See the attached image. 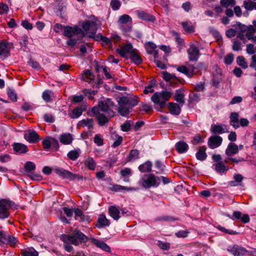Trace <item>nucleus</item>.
<instances>
[{
	"instance_id": "nucleus-1",
	"label": "nucleus",
	"mask_w": 256,
	"mask_h": 256,
	"mask_svg": "<svg viewBox=\"0 0 256 256\" xmlns=\"http://www.w3.org/2000/svg\"><path fill=\"white\" fill-rule=\"evenodd\" d=\"M60 239L64 242V250L68 252H71L73 250L71 244L78 246L82 242H85L87 240V237L82 232L75 230L70 235H61Z\"/></svg>"
},
{
	"instance_id": "nucleus-2",
	"label": "nucleus",
	"mask_w": 256,
	"mask_h": 256,
	"mask_svg": "<svg viewBox=\"0 0 256 256\" xmlns=\"http://www.w3.org/2000/svg\"><path fill=\"white\" fill-rule=\"evenodd\" d=\"M118 102L119 106L118 112L120 115L124 117H127L131 112L132 108L138 104L136 98L132 96L120 98Z\"/></svg>"
},
{
	"instance_id": "nucleus-3",
	"label": "nucleus",
	"mask_w": 256,
	"mask_h": 256,
	"mask_svg": "<svg viewBox=\"0 0 256 256\" xmlns=\"http://www.w3.org/2000/svg\"><path fill=\"white\" fill-rule=\"evenodd\" d=\"M172 96V93L168 91L162 90L155 92L151 98L152 101L155 104V108L161 112Z\"/></svg>"
},
{
	"instance_id": "nucleus-4",
	"label": "nucleus",
	"mask_w": 256,
	"mask_h": 256,
	"mask_svg": "<svg viewBox=\"0 0 256 256\" xmlns=\"http://www.w3.org/2000/svg\"><path fill=\"white\" fill-rule=\"evenodd\" d=\"M203 70H206V68L204 64L202 62H199L195 66L192 64H188V66H180L176 68L178 72L184 74L190 78H192L194 74Z\"/></svg>"
},
{
	"instance_id": "nucleus-5",
	"label": "nucleus",
	"mask_w": 256,
	"mask_h": 256,
	"mask_svg": "<svg viewBox=\"0 0 256 256\" xmlns=\"http://www.w3.org/2000/svg\"><path fill=\"white\" fill-rule=\"evenodd\" d=\"M140 182L144 188H148L152 186H158L160 184V180L154 174H147L141 178Z\"/></svg>"
},
{
	"instance_id": "nucleus-6",
	"label": "nucleus",
	"mask_w": 256,
	"mask_h": 256,
	"mask_svg": "<svg viewBox=\"0 0 256 256\" xmlns=\"http://www.w3.org/2000/svg\"><path fill=\"white\" fill-rule=\"evenodd\" d=\"M118 22L120 24V29L125 34L132 30V18L128 14H124L120 16Z\"/></svg>"
},
{
	"instance_id": "nucleus-7",
	"label": "nucleus",
	"mask_w": 256,
	"mask_h": 256,
	"mask_svg": "<svg viewBox=\"0 0 256 256\" xmlns=\"http://www.w3.org/2000/svg\"><path fill=\"white\" fill-rule=\"evenodd\" d=\"M82 26L89 38H93L94 37L98 29V26L96 22L87 20L82 23Z\"/></svg>"
},
{
	"instance_id": "nucleus-8",
	"label": "nucleus",
	"mask_w": 256,
	"mask_h": 256,
	"mask_svg": "<svg viewBox=\"0 0 256 256\" xmlns=\"http://www.w3.org/2000/svg\"><path fill=\"white\" fill-rule=\"evenodd\" d=\"M13 48V44L6 41L0 42V58L4 60L10 55V50Z\"/></svg>"
},
{
	"instance_id": "nucleus-9",
	"label": "nucleus",
	"mask_w": 256,
	"mask_h": 256,
	"mask_svg": "<svg viewBox=\"0 0 256 256\" xmlns=\"http://www.w3.org/2000/svg\"><path fill=\"white\" fill-rule=\"evenodd\" d=\"M54 171L60 176L70 180H74L78 178V176L76 174H72L62 168H54Z\"/></svg>"
},
{
	"instance_id": "nucleus-10",
	"label": "nucleus",
	"mask_w": 256,
	"mask_h": 256,
	"mask_svg": "<svg viewBox=\"0 0 256 256\" xmlns=\"http://www.w3.org/2000/svg\"><path fill=\"white\" fill-rule=\"evenodd\" d=\"M82 32L81 28L77 26H66L64 28V36L68 38H72V36L80 34Z\"/></svg>"
},
{
	"instance_id": "nucleus-11",
	"label": "nucleus",
	"mask_w": 256,
	"mask_h": 256,
	"mask_svg": "<svg viewBox=\"0 0 256 256\" xmlns=\"http://www.w3.org/2000/svg\"><path fill=\"white\" fill-rule=\"evenodd\" d=\"M187 52L190 61H196L198 60L200 56V50L198 47L194 44L190 45Z\"/></svg>"
},
{
	"instance_id": "nucleus-12",
	"label": "nucleus",
	"mask_w": 256,
	"mask_h": 256,
	"mask_svg": "<svg viewBox=\"0 0 256 256\" xmlns=\"http://www.w3.org/2000/svg\"><path fill=\"white\" fill-rule=\"evenodd\" d=\"M228 250L234 256H243L247 252V250L245 248L238 245L228 246Z\"/></svg>"
},
{
	"instance_id": "nucleus-13",
	"label": "nucleus",
	"mask_w": 256,
	"mask_h": 256,
	"mask_svg": "<svg viewBox=\"0 0 256 256\" xmlns=\"http://www.w3.org/2000/svg\"><path fill=\"white\" fill-rule=\"evenodd\" d=\"M0 242L4 244H10L14 246L16 244L17 240L14 236H10L2 232L0 234Z\"/></svg>"
},
{
	"instance_id": "nucleus-14",
	"label": "nucleus",
	"mask_w": 256,
	"mask_h": 256,
	"mask_svg": "<svg viewBox=\"0 0 256 256\" xmlns=\"http://www.w3.org/2000/svg\"><path fill=\"white\" fill-rule=\"evenodd\" d=\"M9 207L10 205L6 200H0V219H4L9 216Z\"/></svg>"
},
{
	"instance_id": "nucleus-15",
	"label": "nucleus",
	"mask_w": 256,
	"mask_h": 256,
	"mask_svg": "<svg viewBox=\"0 0 256 256\" xmlns=\"http://www.w3.org/2000/svg\"><path fill=\"white\" fill-rule=\"evenodd\" d=\"M94 77V74L90 70H84L81 74L82 80L87 82L92 86H94L95 84Z\"/></svg>"
},
{
	"instance_id": "nucleus-16",
	"label": "nucleus",
	"mask_w": 256,
	"mask_h": 256,
	"mask_svg": "<svg viewBox=\"0 0 256 256\" xmlns=\"http://www.w3.org/2000/svg\"><path fill=\"white\" fill-rule=\"evenodd\" d=\"M24 138L29 142L36 143L40 140V138L36 132L28 130L25 132Z\"/></svg>"
},
{
	"instance_id": "nucleus-17",
	"label": "nucleus",
	"mask_w": 256,
	"mask_h": 256,
	"mask_svg": "<svg viewBox=\"0 0 256 256\" xmlns=\"http://www.w3.org/2000/svg\"><path fill=\"white\" fill-rule=\"evenodd\" d=\"M222 138L220 136H212L208 139V145L210 148L214 149L220 146L222 142Z\"/></svg>"
},
{
	"instance_id": "nucleus-18",
	"label": "nucleus",
	"mask_w": 256,
	"mask_h": 256,
	"mask_svg": "<svg viewBox=\"0 0 256 256\" xmlns=\"http://www.w3.org/2000/svg\"><path fill=\"white\" fill-rule=\"evenodd\" d=\"M86 106L82 105L75 108L70 112L68 113V116L70 118L74 119L79 118L82 114V112L86 110Z\"/></svg>"
},
{
	"instance_id": "nucleus-19",
	"label": "nucleus",
	"mask_w": 256,
	"mask_h": 256,
	"mask_svg": "<svg viewBox=\"0 0 256 256\" xmlns=\"http://www.w3.org/2000/svg\"><path fill=\"white\" fill-rule=\"evenodd\" d=\"M132 46L130 44H126L120 48H117L116 52L123 58H126V54H130L131 52H132Z\"/></svg>"
},
{
	"instance_id": "nucleus-20",
	"label": "nucleus",
	"mask_w": 256,
	"mask_h": 256,
	"mask_svg": "<svg viewBox=\"0 0 256 256\" xmlns=\"http://www.w3.org/2000/svg\"><path fill=\"white\" fill-rule=\"evenodd\" d=\"M110 224V221L108 220L104 214H100L98 218L96 224V226L98 228H102L104 227L108 226Z\"/></svg>"
},
{
	"instance_id": "nucleus-21",
	"label": "nucleus",
	"mask_w": 256,
	"mask_h": 256,
	"mask_svg": "<svg viewBox=\"0 0 256 256\" xmlns=\"http://www.w3.org/2000/svg\"><path fill=\"white\" fill-rule=\"evenodd\" d=\"M136 14L138 17L142 20L150 22H154L156 21V18L154 16L150 14L146 13L144 11L136 10Z\"/></svg>"
},
{
	"instance_id": "nucleus-22",
	"label": "nucleus",
	"mask_w": 256,
	"mask_h": 256,
	"mask_svg": "<svg viewBox=\"0 0 256 256\" xmlns=\"http://www.w3.org/2000/svg\"><path fill=\"white\" fill-rule=\"evenodd\" d=\"M210 131L214 134H222L228 132L226 129V126L222 124H212L210 127Z\"/></svg>"
},
{
	"instance_id": "nucleus-23",
	"label": "nucleus",
	"mask_w": 256,
	"mask_h": 256,
	"mask_svg": "<svg viewBox=\"0 0 256 256\" xmlns=\"http://www.w3.org/2000/svg\"><path fill=\"white\" fill-rule=\"evenodd\" d=\"M90 240L98 248H99L106 252H110V247L104 242L94 238H90Z\"/></svg>"
},
{
	"instance_id": "nucleus-24",
	"label": "nucleus",
	"mask_w": 256,
	"mask_h": 256,
	"mask_svg": "<svg viewBox=\"0 0 256 256\" xmlns=\"http://www.w3.org/2000/svg\"><path fill=\"white\" fill-rule=\"evenodd\" d=\"M12 146L14 152L18 154H23L28 152V146L22 143L14 142Z\"/></svg>"
},
{
	"instance_id": "nucleus-25",
	"label": "nucleus",
	"mask_w": 256,
	"mask_h": 256,
	"mask_svg": "<svg viewBox=\"0 0 256 256\" xmlns=\"http://www.w3.org/2000/svg\"><path fill=\"white\" fill-rule=\"evenodd\" d=\"M239 118L240 116L238 112H233L230 114V124L235 129L240 128Z\"/></svg>"
},
{
	"instance_id": "nucleus-26",
	"label": "nucleus",
	"mask_w": 256,
	"mask_h": 256,
	"mask_svg": "<svg viewBox=\"0 0 256 256\" xmlns=\"http://www.w3.org/2000/svg\"><path fill=\"white\" fill-rule=\"evenodd\" d=\"M98 106L101 112H104L106 114H108L109 117H114L115 115V112L112 108L106 104L102 101L98 102Z\"/></svg>"
},
{
	"instance_id": "nucleus-27",
	"label": "nucleus",
	"mask_w": 256,
	"mask_h": 256,
	"mask_svg": "<svg viewBox=\"0 0 256 256\" xmlns=\"http://www.w3.org/2000/svg\"><path fill=\"white\" fill-rule=\"evenodd\" d=\"M108 214L110 216L115 220H118L120 218V210L115 206H111L109 207Z\"/></svg>"
},
{
	"instance_id": "nucleus-28",
	"label": "nucleus",
	"mask_w": 256,
	"mask_h": 256,
	"mask_svg": "<svg viewBox=\"0 0 256 256\" xmlns=\"http://www.w3.org/2000/svg\"><path fill=\"white\" fill-rule=\"evenodd\" d=\"M238 152V146L234 142H230L226 150V154L228 156H232L236 154Z\"/></svg>"
},
{
	"instance_id": "nucleus-29",
	"label": "nucleus",
	"mask_w": 256,
	"mask_h": 256,
	"mask_svg": "<svg viewBox=\"0 0 256 256\" xmlns=\"http://www.w3.org/2000/svg\"><path fill=\"white\" fill-rule=\"evenodd\" d=\"M94 120L92 118L83 119L79 121L78 126L86 127L89 130H92L94 128Z\"/></svg>"
},
{
	"instance_id": "nucleus-30",
	"label": "nucleus",
	"mask_w": 256,
	"mask_h": 256,
	"mask_svg": "<svg viewBox=\"0 0 256 256\" xmlns=\"http://www.w3.org/2000/svg\"><path fill=\"white\" fill-rule=\"evenodd\" d=\"M175 147L176 150L180 154L184 153L187 152L188 149V144L182 140L176 142Z\"/></svg>"
},
{
	"instance_id": "nucleus-31",
	"label": "nucleus",
	"mask_w": 256,
	"mask_h": 256,
	"mask_svg": "<svg viewBox=\"0 0 256 256\" xmlns=\"http://www.w3.org/2000/svg\"><path fill=\"white\" fill-rule=\"evenodd\" d=\"M112 117H109L108 114H104L102 113L98 114V116H96V118L98 121V124L100 126H103L106 124L108 123L109 120Z\"/></svg>"
},
{
	"instance_id": "nucleus-32",
	"label": "nucleus",
	"mask_w": 256,
	"mask_h": 256,
	"mask_svg": "<svg viewBox=\"0 0 256 256\" xmlns=\"http://www.w3.org/2000/svg\"><path fill=\"white\" fill-rule=\"evenodd\" d=\"M184 90L183 89L180 88L176 90L174 96V100L180 104H183L184 103Z\"/></svg>"
},
{
	"instance_id": "nucleus-33",
	"label": "nucleus",
	"mask_w": 256,
	"mask_h": 256,
	"mask_svg": "<svg viewBox=\"0 0 256 256\" xmlns=\"http://www.w3.org/2000/svg\"><path fill=\"white\" fill-rule=\"evenodd\" d=\"M168 108L170 113L172 115L178 116L181 112L180 106L176 103H168Z\"/></svg>"
},
{
	"instance_id": "nucleus-34",
	"label": "nucleus",
	"mask_w": 256,
	"mask_h": 256,
	"mask_svg": "<svg viewBox=\"0 0 256 256\" xmlns=\"http://www.w3.org/2000/svg\"><path fill=\"white\" fill-rule=\"evenodd\" d=\"M152 163L151 162L148 160L145 163L139 166L138 168L142 172H150L152 170Z\"/></svg>"
},
{
	"instance_id": "nucleus-35",
	"label": "nucleus",
	"mask_w": 256,
	"mask_h": 256,
	"mask_svg": "<svg viewBox=\"0 0 256 256\" xmlns=\"http://www.w3.org/2000/svg\"><path fill=\"white\" fill-rule=\"evenodd\" d=\"M60 142L64 144H69L72 141V138L70 134H64L60 138Z\"/></svg>"
},
{
	"instance_id": "nucleus-36",
	"label": "nucleus",
	"mask_w": 256,
	"mask_h": 256,
	"mask_svg": "<svg viewBox=\"0 0 256 256\" xmlns=\"http://www.w3.org/2000/svg\"><path fill=\"white\" fill-rule=\"evenodd\" d=\"M140 152L138 150L134 149L130 150L127 158L128 162L134 161L139 159Z\"/></svg>"
},
{
	"instance_id": "nucleus-37",
	"label": "nucleus",
	"mask_w": 256,
	"mask_h": 256,
	"mask_svg": "<svg viewBox=\"0 0 256 256\" xmlns=\"http://www.w3.org/2000/svg\"><path fill=\"white\" fill-rule=\"evenodd\" d=\"M84 165L90 170H94L96 168V163L92 157H88L84 161Z\"/></svg>"
},
{
	"instance_id": "nucleus-38",
	"label": "nucleus",
	"mask_w": 256,
	"mask_h": 256,
	"mask_svg": "<svg viewBox=\"0 0 256 256\" xmlns=\"http://www.w3.org/2000/svg\"><path fill=\"white\" fill-rule=\"evenodd\" d=\"M129 58L136 64H140L142 62L141 58L134 50L131 52Z\"/></svg>"
},
{
	"instance_id": "nucleus-39",
	"label": "nucleus",
	"mask_w": 256,
	"mask_h": 256,
	"mask_svg": "<svg viewBox=\"0 0 256 256\" xmlns=\"http://www.w3.org/2000/svg\"><path fill=\"white\" fill-rule=\"evenodd\" d=\"M205 151L206 148H201L196 154V158L201 161L205 160L207 157V154Z\"/></svg>"
},
{
	"instance_id": "nucleus-40",
	"label": "nucleus",
	"mask_w": 256,
	"mask_h": 256,
	"mask_svg": "<svg viewBox=\"0 0 256 256\" xmlns=\"http://www.w3.org/2000/svg\"><path fill=\"white\" fill-rule=\"evenodd\" d=\"M162 78L166 82H170L171 80H178V78L174 74H171L166 71L162 72Z\"/></svg>"
},
{
	"instance_id": "nucleus-41",
	"label": "nucleus",
	"mask_w": 256,
	"mask_h": 256,
	"mask_svg": "<svg viewBox=\"0 0 256 256\" xmlns=\"http://www.w3.org/2000/svg\"><path fill=\"white\" fill-rule=\"evenodd\" d=\"M52 144H55L56 145L58 146V141L54 138H52V141L49 140H44L42 141V146L44 148L45 150L49 149L50 148Z\"/></svg>"
},
{
	"instance_id": "nucleus-42",
	"label": "nucleus",
	"mask_w": 256,
	"mask_h": 256,
	"mask_svg": "<svg viewBox=\"0 0 256 256\" xmlns=\"http://www.w3.org/2000/svg\"><path fill=\"white\" fill-rule=\"evenodd\" d=\"M215 170L218 173H224L228 170V167L225 166L222 162H218L216 164Z\"/></svg>"
},
{
	"instance_id": "nucleus-43",
	"label": "nucleus",
	"mask_w": 256,
	"mask_h": 256,
	"mask_svg": "<svg viewBox=\"0 0 256 256\" xmlns=\"http://www.w3.org/2000/svg\"><path fill=\"white\" fill-rule=\"evenodd\" d=\"M82 92L84 96H87L90 100H93L94 99V96L97 94L98 91L96 90L84 88L82 90Z\"/></svg>"
},
{
	"instance_id": "nucleus-44",
	"label": "nucleus",
	"mask_w": 256,
	"mask_h": 256,
	"mask_svg": "<svg viewBox=\"0 0 256 256\" xmlns=\"http://www.w3.org/2000/svg\"><path fill=\"white\" fill-rule=\"evenodd\" d=\"M74 212L75 214V219L80 222H83L84 220V216L83 212L79 208H76L74 209Z\"/></svg>"
},
{
	"instance_id": "nucleus-45",
	"label": "nucleus",
	"mask_w": 256,
	"mask_h": 256,
	"mask_svg": "<svg viewBox=\"0 0 256 256\" xmlns=\"http://www.w3.org/2000/svg\"><path fill=\"white\" fill-rule=\"evenodd\" d=\"M54 93L50 90H46L42 94V99L46 102H50L52 100L51 97Z\"/></svg>"
},
{
	"instance_id": "nucleus-46",
	"label": "nucleus",
	"mask_w": 256,
	"mask_h": 256,
	"mask_svg": "<svg viewBox=\"0 0 256 256\" xmlns=\"http://www.w3.org/2000/svg\"><path fill=\"white\" fill-rule=\"evenodd\" d=\"M156 220L158 221H164V222H174L175 220H178V219L173 216H160L156 218Z\"/></svg>"
},
{
	"instance_id": "nucleus-47",
	"label": "nucleus",
	"mask_w": 256,
	"mask_h": 256,
	"mask_svg": "<svg viewBox=\"0 0 256 256\" xmlns=\"http://www.w3.org/2000/svg\"><path fill=\"white\" fill-rule=\"evenodd\" d=\"M121 5V2L118 0H111L110 2V6L112 10L114 11L118 10Z\"/></svg>"
},
{
	"instance_id": "nucleus-48",
	"label": "nucleus",
	"mask_w": 256,
	"mask_h": 256,
	"mask_svg": "<svg viewBox=\"0 0 256 256\" xmlns=\"http://www.w3.org/2000/svg\"><path fill=\"white\" fill-rule=\"evenodd\" d=\"M236 62L242 68L246 69L248 68V64L245 59L242 56H238L236 58Z\"/></svg>"
},
{
	"instance_id": "nucleus-49",
	"label": "nucleus",
	"mask_w": 256,
	"mask_h": 256,
	"mask_svg": "<svg viewBox=\"0 0 256 256\" xmlns=\"http://www.w3.org/2000/svg\"><path fill=\"white\" fill-rule=\"evenodd\" d=\"M94 142L98 146H102L104 144L102 136L99 134H96L94 138Z\"/></svg>"
},
{
	"instance_id": "nucleus-50",
	"label": "nucleus",
	"mask_w": 256,
	"mask_h": 256,
	"mask_svg": "<svg viewBox=\"0 0 256 256\" xmlns=\"http://www.w3.org/2000/svg\"><path fill=\"white\" fill-rule=\"evenodd\" d=\"M235 4V0H220V4L225 8L233 6Z\"/></svg>"
},
{
	"instance_id": "nucleus-51",
	"label": "nucleus",
	"mask_w": 256,
	"mask_h": 256,
	"mask_svg": "<svg viewBox=\"0 0 256 256\" xmlns=\"http://www.w3.org/2000/svg\"><path fill=\"white\" fill-rule=\"evenodd\" d=\"M79 153L76 150H71L67 154V156L71 160H75L79 156Z\"/></svg>"
},
{
	"instance_id": "nucleus-52",
	"label": "nucleus",
	"mask_w": 256,
	"mask_h": 256,
	"mask_svg": "<svg viewBox=\"0 0 256 256\" xmlns=\"http://www.w3.org/2000/svg\"><path fill=\"white\" fill-rule=\"evenodd\" d=\"M216 228L220 230L221 232H224V233H226V234H232V235H234V234H238V232L236 231H234V230H228L226 228H225L219 225L218 226H217Z\"/></svg>"
},
{
	"instance_id": "nucleus-53",
	"label": "nucleus",
	"mask_w": 256,
	"mask_h": 256,
	"mask_svg": "<svg viewBox=\"0 0 256 256\" xmlns=\"http://www.w3.org/2000/svg\"><path fill=\"white\" fill-rule=\"evenodd\" d=\"M36 167L35 164L32 162H27L24 165V168L26 171L30 172L35 170Z\"/></svg>"
},
{
	"instance_id": "nucleus-54",
	"label": "nucleus",
	"mask_w": 256,
	"mask_h": 256,
	"mask_svg": "<svg viewBox=\"0 0 256 256\" xmlns=\"http://www.w3.org/2000/svg\"><path fill=\"white\" fill-rule=\"evenodd\" d=\"M8 95L10 99L16 102L17 100L16 94L14 90L12 89H8L7 92Z\"/></svg>"
},
{
	"instance_id": "nucleus-55",
	"label": "nucleus",
	"mask_w": 256,
	"mask_h": 256,
	"mask_svg": "<svg viewBox=\"0 0 256 256\" xmlns=\"http://www.w3.org/2000/svg\"><path fill=\"white\" fill-rule=\"evenodd\" d=\"M233 45L232 49L234 51H238L241 50L242 43L240 41L236 40H233Z\"/></svg>"
},
{
	"instance_id": "nucleus-56",
	"label": "nucleus",
	"mask_w": 256,
	"mask_h": 256,
	"mask_svg": "<svg viewBox=\"0 0 256 256\" xmlns=\"http://www.w3.org/2000/svg\"><path fill=\"white\" fill-rule=\"evenodd\" d=\"M189 233L190 232L188 230H179L176 232L175 235L176 237L179 238H185L188 236Z\"/></svg>"
},
{
	"instance_id": "nucleus-57",
	"label": "nucleus",
	"mask_w": 256,
	"mask_h": 256,
	"mask_svg": "<svg viewBox=\"0 0 256 256\" xmlns=\"http://www.w3.org/2000/svg\"><path fill=\"white\" fill-rule=\"evenodd\" d=\"M131 126V121L126 120L121 126V130L123 132H128L130 130Z\"/></svg>"
},
{
	"instance_id": "nucleus-58",
	"label": "nucleus",
	"mask_w": 256,
	"mask_h": 256,
	"mask_svg": "<svg viewBox=\"0 0 256 256\" xmlns=\"http://www.w3.org/2000/svg\"><path fill=\"white\" fill-rule=\"evenodd\" d=\"M20 43L22 46L26 47L28 44V37L26 35H23L20 38Z\"/></svg>"
},
{
	"instance_id": "nucleus-59",
	"label": "nucleus",
	"mask_w": 256,
	"mask_h": 256,
	"mask_svg": "<svg viewBox=\"0 0 256 256\" xmlns=\"http://www.w3.org/2000/svg\"><path fill=\"white\" fill-rule=\"evenodd\" d=\"M38 252L34 249L26 250L23 252L22 256H38Z\"/></svg>"
},
{
	"instance_id": "nucleus-60",
	"label": "nucleus",
	"mask_w": 256,
	"mask_h": 256,
	"mask_svg": "<svg viewBox=\"0 0 256 256\" xmlns=\"http://www.w3.org/2000/svg\"><path fill=\"white\" fill-rule=\"evenodd\" d=\"M234 60V55L232 53L228 54L224 58V62L226 64H230Z\"/></svg>"
},
{
	"instance_id": "nucleus-61",
	"label": "nucleus",
	"mask_w": 256,
	"mask_h": 256,
	"mask_svg": "<svg viewBox=\"0 0 256 256\" xmlns=\"http://www.w3.org/2000/svg\"><path fill=\"white\" fill-rule=\"evenodd\" d=\"M220 80L221 76L213 74L212 78L213 85H214L215 86H217L220 82Z\"/></svg>"
},
{
	"instance_id": "nucleus-62",
	"label": "nucleus",
	"mask_w": 256,
	"mask_h": 256,
	"mask_svg": "<svg viewBox=\"0 0 256 256\" xmlns=\"http://www.w3.org/2000/svg\"><path fill=\"white\" fill-rule=\"evenodd\" d=\"M9 10L8 6L4 3H0V14H6Z\"/></svg>"
},
{
	"instance_id": "nucleus-63",
	"label": "nucleus",
	"mask_w": 256,
	"mask_h": 256,
	"mask_svg": "<svg viewBox=\"0 0 256 256\" xmlns=\"http://www.w3.org/2000/svg\"><path fill=\"white\" fill-rule=\"evenodd\" d=\"M44 121L47 122L52 123L54 122V117L52 114H45L44 116Z\"/></svg>"
},
{
	"instance_id": "nucleus-64",
	"label": "nucleus",
	"mask_w": 256,
	"mask_h": 256,
	"mask_svg": "<svg viewBox=\"0 0 256 256\" xmlns=\"http://www.w3.org/2000/svg\"><path fill=\"white\" fill-rule=\"evenodd\" d=\"M182 26L184 30L187 32H192L194 30V28L192 26L189 24L187 22L182 23Z\"/></svg>"
}]
</instances>
